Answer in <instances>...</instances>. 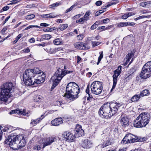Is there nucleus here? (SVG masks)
I'll use <instances>...</instances> for the list:
<instances>
[{
  "label": "nucleus",
  "mask_w": 151,
  "mask_h": 151,
  "mask_svg": "<svg viewBox=\"0 0 151 151\" xmlns=\"http://www.w3.org/2000/svg\"><path fill=\"white\" fill-rule=\"evenodd\" d=\"M32 70L30 69H27L23 73V80L25 85L36 86L37 84L43 83L45 80V75L43 73L41 76H38L36 79H34Z\"/></svg>",
  "instance_id": "1"
},
{
  "label": "nucleus",
  "mask_w": 151,
  "mask_h": 151,
  "mask_svg": "<svg viewBox=\"0 0 151 151\" xmlns=\"http://www.w3.org/2000/svg\"><path fill=\"white\" fill-rule=\"evenodd\" d=\"M14 87L11 82H7L2 86L0 90V100L5 103H9L8 99L11 93L14 91Z\"/></svg>",
  "instance_id": "2"
},
{
  "label": "nucleus",
  "mask_w": 151,
  "mask_h": 151,
  "mask_svg": "<svg viewBox=\"0 0 151 151\" xmlns=\"http://www.w3.org/2000/svg\"><path fill=\"white\" fill-rule=\"evenodd\" d=\"M66 91L65 96L70 99L74 100L78 98L80 88L76 83L72 82L67 84L66 88Z\"/></svg>",
  "instance_id": "3"
},
{
  "label": "nucleus",
  "mask_w": 151,
  "mask_h": 151,
  "mask_svg": "<svg viewBox=\"0 0 151 151\" xmlns=\"http://www.w3.org/2000/svg\"><path fill=\"white\" fill-rule=\"evenodd\" d=\"M72 71L59 68L56 72L55 75L52 76L50 80L53 82L51 90H53L59 83L62 78L66 74L72 73Z\"/></svg>",
  "instance_id": "4"
},
{
  "label": "nucleus",
  "mask_w": 151,
  "mask_h": 151,
  "mask_svg": "<svg viewBox=\"0 0 151 151\" xmlns=\"http://www.w3.org/2000/svg\"><path fill=\"white\" fill-rule=\"evenodd\" d=\"M150 119V116L147 113H141L134 121V125L137 128L145 127L149 122Z\"/></svg>",
  "instance_id": "5"
},
{
  "label": "nucleus",
  "mask_w": 151,
  "mask_h": 151,
  "mask_svg": "<svg viewBox=\"0 0 151 151\" xmlns=\"http://www.w3.org/2000/svg\"><path fill=\"white\" fill-rule=\"evenodd\" d=\"M110 103H106L102 106L99 111L100 116L106 119L110 118L111 111H110Z\"/></svg>",
  "instance_id": "6"
},
{
  "label": "nucleus",
  "mask_w": 151,
  "mask_h": 151,
  "mask_svg": "<svg viewBox=\"0 0 151 151\" xmlns=\"http://www.w3.org/2000/svg\"><path fill=\"white\" fill-rule=\"evenodd\" d=\"M151 74V62L147 63L142 68L140 74L141 78L143 79H145L149 77Z\"/></svg>",
  "instance_id": "7"
},
{
  "label": "nucleus",
  "mask_w": 151,
  "mask_h": 151,
  "mask_svg": "<svg viewBox=\"0 0 151 151\" xmlns=\"http://www.w3.org/2000/svg\"><path fill=\"white\" fill-rule=\"evenodd\" d=\"M91 89L92 92L95 94H100L103 90L102 82L96 81L93 82L91 85Z\"/></svg>",
  "instance_id": "8"
},
{
  "label": "nucleus",
  "mask_w": 151,
  "mask_h": 151,
  "mask_svg": "<svg viewBox=\"0 0 151 151\" xmlns=\"http://www.w3.org/2000/svg\"><path fill=\"white\" fill-rule=\"evenodd\" d=\"M15 137L8 136L4 141V143L9 145L10 147L13 150L19 149V145L17 144L18 142L15 140Z\"/></svg>",
  "instance_id": "9"
},
{
  "label": "nucleus",
  "mask_w": 151,
  "mask_h": 151,
  "mask_svg": "<svg viewBox=\"0 0 151 151\" xmlns=\"http://www.w3.org/2000/svg\"><path fill=\"white\" fill-rule=\"evenodd\" d=\"M138 137L132 134H127L121 141V143L123 144L127 143H132L138 141Z\"/></svg>",
  "instance_id": "10"
},
{
  "label": "nucleus",
  "mask_w": 151,
  "mask_h": 151,
  "mask_svg": "<svg viewBox=\"0 0 151 151\" xmlns=\"http://www.w3.org/2000/svg\"><path fill=\"white\" fill-rule=\"evenodd\" d=\"M122 67L121 66H119L117 69H116L114 71V73L112 76L113 78V85L112 88L111 90V91H112V90L114 89L116 87L117 83L118 77L121 72Z\"/></svg>",
  "instance_id": "11"
},
{
  "label": "nucleus",
  "mask_w": 151,
  "mask_h": 151,
  "mask_svg": "<svg viewBox=\"0 0 151 151\" xmlns=\"http://www.w3.org/2000/svg\"><path fill=\"white\" fill-rule=\"evenodd\" d=\"M121 106L119 103L112 102L110 103V108L111 113L110 116H112L114 115L118 111L119 108Z\"/></svg>",
  "instance_id": "12"
},
{
  "label": "nucleus",
  "mask_w": 151,
  "mask_h": 151,
  "mask_svg": "<svg viewBox=\"0 0 151 151\" xmlns=\"http://www.w3.org/2000/svg\"><path fill=\"white\" fill-rule=\"evenodd\" d=\"M62 137L65 141L68 142H73L76 137L72 133L67 131L64 132L63 133Z\"/></svg>",
  "instance_id": "13"
},
{
  "label": "nucleus",
  "mask_w": 151,
  "mask_h": 151,
  "mask_svg": "<svg viewBox=\"0 0 151 151\" xmlns=\"http://www.w3.org/2000/svg\"><path fill=\"white\" fill-rule=\"evenodd\" d=\"M75 136L76 137H78L82 136L84 135V131L82 128L81 126L79 124H77L75 128Z\"/></svg>",
  "instance_id": "14"
},
{
  "label": "nucleus",
  "mask_w": 151,
  "mask_h": 151,
  "mask_svg": "<svg viewBox=\"0 0 151 151\" xmlns=\"http://www.w3.org/2000/svg\"><path fill=\"white\" fill-rule=\"evenodd\" d=\"M15 140L17 141L19 148L24 147L25 145V141L22 135H17L15 137Z\"/></svg>",
  "instance_id": "15"
},
{
  "label": "nucleus",
  "mask_w": 151,
  "mask_h": 151,
  "mask_svg": "<svg viewBox=\"0 0 151 151\" xmlns=\"http://www.w3.org/2000/svg\"><path fill=\"white\" fill-rule=\"evenodd\" d=\"M75 47L77 49L80 50H87L90 48V47L86 44L83 42H77L74 44Z\"/></svg>",
  "instance_id": "16"
},
{
  "label": "nucleus",
  "mask_w": 151,
  "mask_h": 151,
  "mask_svg": "<svg viewBox=\"0 0 151 151\" xmlns=\"http://www.w3.org/2000/svg\"><path fill=\"white\" fill-rule=\"evenodd\" d=\"M120 121L121 124L123 127H127L129 124V119L128 117L126 116H121Z\"/></svg>",
  "instance_id": "17"
},
{
  "label": "nucleus",
  "mask_w": 151,
  "mask_h": 151,
  "mask_svg": "<svg viewBox=\"0 0 151 151\" xmlns=\"http://www.w3.org/2000/svg\"><path fill=\"white\" fill-rule=\"evenodd\" d=\"M81 145L84 148L89 149L92 147L93 143L91 140L86 139L83 142Z\"/></svg>",
  "instance_id": "18"
},
{
  "label": "nucleus",
  "mask_w": 151,
  "mask_h": 151,
  "mask_svg": "<svg viewBox=\"0 0 151 151\" xmlns=\"http://www.w3.org/2000/svg\"><path fill=\"white\" fill-rule=\"evenodd\" d=\"M134 51H131L129 52L127 55L125 59L126 60V62L124 64V65H127L129 62V61L130 59L132 58L131 61L129 62V65L132 62L133 58H134L133 57L134 56Z\"/></svg>",
  "instance_id": "19"
},
{
  "label": "nucleus",
  "mask_w": 151,
  "mask_h": 151,
  "mask_svg": "<svg viewBox=\"0 0 151 151\" xmlns=\"http://www.w3.org/2000/svg\"><path fill=\"white\" fill-rule=\"evenodd\" d=\"M54 141V138L53 137H48L45 139L42 140V144H43L42 148H44L46 146L49 145Z\"/></svg>",
  "instance_id": "20"
},
{
  "label": "nucleus",
  "mask_w": 151,
  "mask_h": 151,
  "mask_svg": "<svg viewBox=\"0 0 151 151\" xmlns=\"http://www.w3.org/2000/svg\"><path fill=\"white\" fill-rule=\"evenodd\" d=\"M63 120L61 118H56L52 120L51 123L53 126H58L63 123Z\"/></svg>",
  "instance_id": "21"
},
{
  "label": "nucleus",
  "mask_w": 151,
  "mask_h": 151,
  "mask_svg": "<svg viewBox=\"0 0 151 151\" xmlns=\"http://www.w3.org/2000/svg\"><path fill=\"white\" fill-rule=\"evenodd\" d=\"M45 115L44 114L41 115V116L39 118H38L35 120L32 119L31 121L30 124L34 125H35L38 123L42 120L45 116Z\"/></svg>",
  "instance_id": "22"
},
{
  "label": "nucleus",
  "mask_w": 151,
  "mask_h": 151,
  "mask_svg": "<svg viewBox=\"0 0 151 151\" xmlns=\"http://www.w3.org/2000/svg\"><path fill=\"white\" fill-rule=\"evenodd\" d=\"M135 14L136 13L135 12H127L122 15V18L123 19H125L129 17L135 15Z\"/></svg>",
  "instance_id": "23"
},
{
  "label": "nucleus",
  "mask_w": 151,
  "mask_h": 151,
  "mask_svg": "<svg viewBox=\"0 0 151 151\" xmlns=\"http://www.w3.org/2000/svg\"><path fill=\"white\" fill-rule=\"evenodd\" d=\"M57 16L54 14L53 13L49 14H43L41 15V17L44 18H52L55 17Z\"/></svg>",
  "instance_id": "24"
},
{
  "label": "nucleus",
  "mask_w": 151,
  "mask_h": 151,
  "mask_svg": "<svg viewBox=\"0 0 151 151\" xmlns=\"http://www.w3.org/2000/svg\"><path fill=\"white\" fill-rule=\"evenodd\" d=\"M119 3V1L117 0H112L111 2L109 3V4L106 6H103L102 8L104 9H106L107 7L113 4H115Z\"/></svg>",
  "instance_id": "25"
},
{
  "label": "nucleus",
  "mask_w": 151,
  "mask_h": 151,
  "mask_svg": "<svg viewBox=\"0 0 151 151\" xmlns=\"http://www.w3.org/2000/svg\"><path fill=\"white\" fill-rule=\"evenodd\" d=\"M141 96L140 94L134 95L132 97L131 100L132 102H137L140 98Z\"/></svg>",
  "instance_id": "26"
},
{
  "label": "nucleus",
  "mask_w": 151,
  "mask_h": 151,
  "mask_svg": "<svg viewBox=\"0 0 151 151\" xmlns=\"http://www.w3.org/2000/svg\"><path fill=\"white\" fill-rule=\"evenodd\" d=\"M53 43L55 45H59L63 44V42L61 39L58 38L54 40L53 41Z\"/></svg>",
  "instance_id": "27"
},
{
  "label": "nucleus",
  "mask_w": 151,
  "mask_h": 151,
  "mask_svg": "<svg viewBox=\"0 0 151 151\" xmlns=\"http://www.w3.org/2000/svg\"><path fill=\"white\" fill-rule=\"evenodd\" d=\"M30 69L32 70V72L33 73V76L34 74H39L42 72V71L38 68H35L33 69Z\"/></svg>",
  "instance_id": "28"
},
{
  "label": "nucleus",
  "mask_w": 151,
  "mask_h": 151,
  "mask_svg": "<svg viewBox=\"0 0 151 151\" xmlns=\"http://www.w3.org/2000/svg\"><path fill=\"white\" fill-rule=\"evenodd\" d=\"M150 94V92H149V90L145 89L141 92L139 94L141 96H147Z\"/></svg>",
  "instance_id": "29"
},
{
  "label": "nucleus",
  "mask_w": 151,
  "mask_h": 151,
  "mask_svg": "<svg viewBox=\"0 0 151 151\" xmlns=\"http://www.w3.org/2000/svg\"><path fill=\"white\" fill-rule=\"evenodd\" d=\"M100 21H96L93 24L91 27L90 29L91 30H93L96 28L98 25L99 24V22Z\"/></svg>",
  "instance_id": "30"
},
{
  "label": "nucleus",
  "mask_w": 151,
  "mask_h": 151,
  "mask_svg": "<svg viewBox=\"0 0 151 151\" xmlns=\"http://www.w3.org/2000/svg\"><path fill=\"white\" fill-rule=\"evenodd\" d=\"M22 112V109H16L15 110H12L10 112V114H14L16 113L18 114H21Z\"/></svg>",
  "instance_id": "31"
},
{
  "label": "nucleus",
  "mask_w": 151,
  "mask_h": 151,
  "mask_svg": "<svg viewBox=\"0 0 151 151\" xmlns=\"http://www.w3.org/2000/svg\"><path fill=\"white\" fill-rule=\"evenodd\" d=\"M68 27V25L67 24H64L60 25L59 27L58 28L60 30H63L65 29Z\"/></svg>",
  "instance_id": "32"
},
{
  "label": "nucleus",
  "mask_w": 151,
  "mask_h": 151,
  "mask_svg": "<svg viewBox=\"0 0 151 151\" xmlns=\"http://www.w3.org/2000/svg\"><path fill=\"white\" fill-rule=\"evenodd\" d=\"M35 16L33 14H29L25 16V18L27 20H30L34 18Z\"/></svg>",
  "instance_id": "33"
},
{
  "label": "nucleus",
  "mask_w": 151,
  "mask_h": 151,
  "mask_svg": "<svg viewBox=\"0 0 151 151\" xmlns=\"http://www.w3.org/2000/svg\"><path fill=\"white\" fill-rule=\"evenodd\" d=\"M116 26L119 28L123 27L126 26V22H121L117 23Z\"/></svg>",
  "instance_id": "34"
},
{
  "label": "nucleus",
  "mask_w": 151,
  "mask_h": 151,
  "mask_svg": "<svg viewBox=\"0 0 151 151\" xmlns=\"http://www.w3.org/2000/svg\"><path fill=\"white\" fill-rule=\"evenodd\" d=\"M42 37L45 40H49L51 38V36L50 35H44L42 36Z\"/></svg>",
  "instance_id": "35"
},
{
  "label": "nucleus",
  "mask_w": 151,
  "mask_h": 151,
  "mask_svg": "<svg viewBox=\"0 0 151 151\" xmlns=\"http://www.w3.org/2000/svg\"><path fill=\"white\" fill-rule=\"evenodd\" d=\"M33 148L34 150H39L41 149V147L40 145L36 144L33 146Z\"/></svg>",
  "instance_id": "36"
},
{
  "label": "nucleus",
  "mask_w": 151,
  "mask_h": 151,
  "mask_svg": "<svg viewBox=\"0 0 151 151\" xmlns=\"http://www.w3.org/2000/svg\"><path fill=\"white\" fill-rule=\"evenodd\" d=\"M90 14V12L87 11L85 15H84L83 18L86 21L89 19L88 16H89Z\"/></svg>",
  "instance_id": "37"
},
{
  "label": "nucleus",
  "mask_w": 151,
  "mask_h": 151,
  "mask_svg": "<svg viewBox=\"0 0 151 151\" xmlns=\"http://www.w3.org/2000/svg\"><path fill=\"white\" fill-rule=\"evenodd\" d=\"M99 54H100V55L98 58V62L97 63V65L99 64V63H100V61H101L102 58H103V55L102 51L100 52Z\"/></svg>",
  "instance_id": "38"
},
{
  "label": "nucleus",
  "mask_w": 151,
  "mask_h": 151,
  "mask_svg": "<svg viewBox=\"0 0 151 151\" xmlns=\"http://www.w3.org/2000/svg\"><path fill=\"white\" fill-rule=\"evenodd\" d=\"M22 35L23 34H20L16 38L15 40L13 41V44H14L16 43L17 42L18 40L22 36Z\"/></svg>",
  "instance_id": "39"
},
{
  "label": "nucleus",
  "mask_w": 151,
  "mask_h": 151,
  "mask_svg": "<svg viewBox=\"0 0 151 151\" xmlns=\"http://www.w3.org/2000/svg\"><path fill=\"white\" fill-rule=\"evenodd\" d=\"M86 21V20L84 19V18H80L79 19L76 20V23H79L80 24H83V23L84 22Z\"/></svg>",
  "instance_id": "40"
},
{
  "label": "nucleus",
  "mask_w": 151,
  "mask_h": 151,
  "mask_svg": "<svg viewBox=\"0 0 151 151\" xmlns=\"http://www.w3.org/2000/svg\"><path fill=\"white\" fill-rule=\"evenodd\" d=\"M28 10L25 9L23 11H20V12H19V15L21 16H23L24 14L27 13L28 11H27Z\"/></svg>",
  "instance_id": "41"
},
{
  "label": "nucleus",
  "mask_w": 151,
  "mask_h": 151,
  "mask_svg": "<svg viewBox=\"0 0 151 151\" xmlns=\"http://www.w3.org/2000/svg\"><path fill=\"white\" fill-rule=\"evenodd\" d=\"M91 44L93 47L98 46L100 44V42H99L91 41Z\"/></svg>",
  "instance_id": "42"
},
{
  "label": "nucleus",
  "mask_w": 151,
  "mask_h": 151,
  "mask_svg": "<svg viewBox=\"0 0 151 151\" xmlns=\"http://www.w3.org/2000/svg\"><path fill=\"white\" fill-rule=\"evenodd\" d=\"M111 144V142L109 141H107L104 142L102 145L103 147H104Z\"/></svg>",
  "instance_id": "43"
},
{
  "label": "nucleus",
  "mask_w": 151,
  "mask_h": 151,
  "mask_svg": "<svg viewBox=\"0 0 151 151\" xmlns=\"http://www.w3.org/2000/svg\"><path fill=\"white\" fill-rule=\"evenodd\" d=\"M35 101H38L40 100L41 97L39 95H37L35 97Z\"/></svg>",
  "instance_id": "44"
},
{
  "label": "nucleus",
  "mask_w": 151,
  "mask_h": 151,
  "mask_svg": "<svg viewBox=\"0 0 151 151\" xmlns=\"http://www.w3.org/2000/svg\"><path fill=\"white\" fill-rule=\"evenodd\" d=\"M139 19L145 18H149L150 17H151V14L150 15H148L147 16L142 15L140 16H139Z\"/></svg>",
  "instance_id": "45"
},
{
  "label": "nucleus",
  "mask_w": 151,
  "mask_h": 151,
  "mask_svg": "<svg viewBox=\"0 0 151 151\" xmlns=\"http://www.w3.org/2000/svg\"><path fill=\"white\" fill-rule=\"evenodd\" d=\"M110 21V20L108 18H106L105 19L101 20V22H103L104 24H106L109 23Z\"/></svg>",
  "instance_id": "46"
},
{
  "label": "nucleus",
  "mask_w": 151,
  "mask_h": 151,
  "mask_svg": "<svg viewBox=\"0 0 151 151\" xmlns=\"http://www.w3.org/2000/svg\"><path fill=\"white\" fill-rule=\"evenodd\" d=\"M126 26H134L135 25V23L134 22H126Z\"/></svg>",
  "instance_id": "47"
},
{
  "label": "nucleus",
  "mask_w": 151,
  "mask_h": 151,
  "mask_svg": "<svg viewBox=\"0 0 151 151\" xmlns=\"http://www.w3.org/2000/svg\"><path fill=\"white\" fill-rule=\"evenodd\" d=\"M39 26L37 25H29V26H28L27 27H26L25 30H28L31 28H32V27H36V28H38L39 27Z\"/></svg>",
  "instance_id": "48"
},
{
  "label": "nucleus",
  "mask_w": 151,
  "mask_h": 151,
  "mask_svg": "<svg viewBox=\"0 0 151 151\" xmlns=\"http://www.w3.org/2000/svg\"><path fill=\"white\" fill-rule=\"evenodd\" d=\"M139 12L141 14H144L150 13L151 12L150 11H147L146 10H140L139 11Z\"/></svg>",
  "instance_id": "49"
},
{
  "label": "nucleus",
  "mask_w": 151,
  "mask_h": 151,
  "mask_svg": "<svg viewBox=\"0 0 151 151\" xmlns=\"http://www.w3.org/2000/svg\"><path fill=\"white\" fill-rule=\"evenodd\" d=\"M77 39L78 40H81L83 37V35L82 34L79 35L77 37Z\"/></svg>",
  "instance_id": "50"
},
{
  "label": "nucleus",
  "mask_w": 151,
  "mask_h": 151,
  "mask_svg": "<svg viewBox=\"0 0 151 151\" xmlns=\"http://www.w3.org/2000/svg\"><path fill=\"white\" fill-rule=\"evenodd\" d=\"M60 4V2H57L56 3H55L52 4L51 5L52 7L55 6H58Z\"/></svg>",
  "instance_id": "51"
},
{
  "label": "nucleus",
  "mask_w": 151,
  "mask_h": 151,
  "mask_svg": "<svg viewBox=\"0 0 151 151\" xmlns=\"http://www.w3.org/2000/svg\"><path fill=\"white\" fill-rule=\"evenodd\" d=\"M49 52L50 54L55 53L54 49L50 48L49 50Z\"/></svg>",
  "instance_id": "52"
},
{
  "label": "nucleus",
  "mask_w": 151,
  "mask_h": 151,
  "mask_svg": "<svg viewBox=\"0 0 151 151\" xmlns=\"http://www.w3.org/2000/svg\"><path fill=\"white\" fill-rule=\"evenodd\" d=\"M74 6V5H73L72 6H71L69 8L67 9L66 11V13H68L71 11V10H72Z\"/></svg>",
  "instance_id": "53"
},
{
  "label": "nucleus",
  "mask_w": 151,
  "mask_h": 151,
  "mask_svg": "<svg viewBox=\"0 0 151 151\" xmlns=\"http://www.w3.org/2000/svg\"><path fill=\"white\" fill-rule=\"evenodd\" d=\"M102 3V1H99L96 2L95 4L97 6H100Z\"/></svg>",
  "instance_id": "54"
},
{
  "label": "nucleus",
  "mask_w": 151,
  "mask_h": 151,
  "mask_svg": "<svg viewBox=\"0 0 151 151\" xmlns=\"http://www.w3.org/2000/svg\"><path fill=\"white\" fill-rule=\"evenodd\" d=\"M28 114V112H26V111L25 110L23 109L22 110L21 114L26 115V114Z\"/></svg>",
  "instance_id": "55"
},
{
  "label": "nucleus",
  "mask_w": 151,
  "mask_h": 151,
  "mask_svg": "<svg viewBox=\"0 0 151 151\" xmlns=\"http://www.w3.org/2000/svg\"><path fill=\"white\" fill-rule=\"evenodd\" d=\"M24 52L28 53L30 52V50L28 47H27L26 49H24L23 50Z\"/></svg>",
  "instance_id": "56"
},
{
  "label": "nucleus",
  "mask_w": 151,
  "mask_h": 151,
  "mask_svg": "<svg viewBox=\"0 0 151 151\" xmlns=\"http://www.w3.org/2000/svg\"><path fill=\"white\" fill-rule=\"evenodd\" d=\"M9 7L8 6H6L3 7L2 9L3 11L8 10L9 9Z\"/></svg>",
  "instance_id": "57"
},
{
  "label": "nucleus",
  "mask_w": 151,
  "mask_h": 151,
  "mask_svg": "<svg viewBox=\"0 0 151 151\" xmlns=\"http://www.w3.org/2000/svg\"><path fill=\"white\" fill-rule=\"evenodd\" d=\"M29 41L31 43H34L35 42V40L34 38L32 37L29 39Z\"/></svg>",
  "instance_id": "58"
},
{
  "label": "nucleus",
  "mask_w": 151,
  "mask_h": 151,
  "mask_svg": "<svg viewBox=\"0 0 151 151\" xmlns=\"http://www.w3.org/2000/svg\"><path fill=\"white\" fill-rule=\"evenodd\" d=\"M90 91V86L89 85H88L87 86L86 89V92L87 94L89 93Z\"/></svg>",
  "instance_id": "59"
},
{
  "label": "nucleus",
  "mask_w": 151,
  "mask_h": 151,
  "mask_svg": "<svg viewBox=\"0 0 151 151\" xmlns=\"http://www.w3.org/2000/svg\"><path fill=\"white\" fill-rule=\"evenodd\" d=\"M40 25L42 27H47L49 26V25L46 23H41L40 24Z\"/></svg>",
  "instance_id": "60"
},
{
  "label": "nucleus",
  "mask_w": 151,
  "mask_h": 151,
  "mask_svg": "<svg viewBox=\"0 0 151 151\" xmlns=\"http://www.w3.org/2000/svg\"><path fill=\"white\" fill-rule=\"evenodd\" d=\"M139 6L142 7H145L146 6L145 5V2H141L139 4Z\"/></svg>",
  "instance_id": "61"
},
{
  "label": "nucleus",
  "mask_w": 151,
  "mask_h": 151,
  "mask_svg": "<svg viewBox=\"0 0 151 151\" xmlns=\"http://www.w3.org/2000/svg\"><path fill=\"white\" fill-rule=\"evenodd\" d=\"M88 97L87 98V99L88 101H90L93 98V96L90 95L89 93L88 94Z\"/></svg>",
  "instance_id": "62"
},
{
  "label": "nucleus",
  "mask_w": 151,
  "mask_h": 151,
  "mask_svg": "<svg viewBox=\"0 0 151 151\" xmlns=\"http://www.w3.org/2000/svg\"><path fill=\"white\" fill-rule=\"evenodd\" d=\"M146 139V138L145 137L140 138V139H139L138 138V141H139L140 142H143L144 141H145Z\"/></svg>",
  "instance_id": "63"
},
{
  "label": "nucleus",
  "mask_w": 151,
  "mask_h": 151,
  "mask_svg": "<svg viewBox=\"0 0 151 151\" xmlns=\"http://www.w3.org/2000/svg\"><path fill=\"white\" fill-rule=\"evenodd\" d=\"M55 52L56 53L57 52H58V51H59L61 49V48L60 47H57V48H54Z\"/></svg>",
  "instance_id": "64"
}]
</instances>
